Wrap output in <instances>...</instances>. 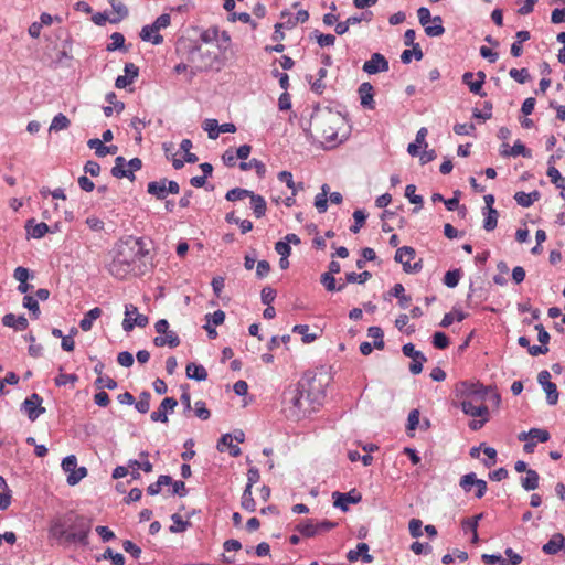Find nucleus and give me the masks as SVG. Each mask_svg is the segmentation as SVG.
<instances>
[{"label": "nucleus", "mask_w": 565, "mask_h": 565, "mask_svg": "<svg viewBox=\"0 0 565 565\" xmlns=\"http://www.w3.org/2000/svg\"><path fill=\"white\" fill-rule=\"evenodd\" d=\"M90 529V520L70 511L52 523L50 533L60 541L63 540L66 543H78L86 546L88 545Z\"/></svg>", "instance_id": "obj_1"}, {"label": "nucleus", "mask_w": 565, "mask_h": 565, "mask_svg": "<svg viewBox=\"0 0 565 565\" xmlns=\"http://www.w3.org/2000/svg\"><path fill=\"white\" fill-rule=\"evenodd\" d=\"M303 394H307V405L312 411L321 406L326 397L323 384L316 376H303L295 387L288 388L284 395L296 408H302L305 407Z\"/></svg>", "instance_id": "obj_2"}, {"label": "nucleus", "mask_w": 565, "mask_h": 565, "mask_svg": "<svg viewBox=\"0 0 565 565\" xmlns=\"http://www.w3.org/2000/svg\"><path fill=\"white\" fill-rule=\"evenodd\" d=\"M342 122L343 119L339 113L319 106L313 108L310 117V126H313L321 137L332 146L338 142V129Z\"/></svg>", "instance_id": "obj_3"}, {"label": "nucleus", "mask_w": 565, "mask_h": 565, "mask_svg": "<svg viewBox=\"0 0 565 565\" xmlns=\"http://www.w3.org/2000/svg\"><path fill=\"white\" fill-rule=\"evenodd\" d=\"M492 386H486L480 382L460 381L455 386V396L461 402L469 401L471 404L484 402Z\"/></svg>", "instance_id": "obj_4"}, {"label": "nucleus", "mask_w": 565, "mask_h": 565, "mask_svg": "<svg viewBox=\"0 0 565 565\" xmlns=\"http://www.w3.org/2000/svg\"><path fill=\"white\" fill-rule=\"evenodd\" d=\"M216 58V54L210 51L204 52L199 45L193 46L189 52V61L194 64L189 72V82L199 73L211 70Z\"/></svg>", "instance_id": "obj_5"}, {"label": "nucleus", "mask_w": 565, "mask_h": 565, "mask_svg": "<svg viewBox=\"0 0 565 565\" xmlns=\"http://www.w3.org/2000/svg\"><path fill=\"white\" fill-rule=\"evenodd\" d=\"M148 322V317L139 313L136 306L131 303L125 306V319L122 321V329L126 332L132 331L135 327L145 328Z\"/></svg>", "instance_id": "obj_6"}, {"label": "nucleus", "mask_w": 565, "mask_h": 565, "mask_svg": "<svg viewBox=\"0 0 565 565\" xmlns=\"http://www.w3.org/2000/svg\"><path fill=\"white\" fill-rule=\"evenodd\" d=\"M43 398L38 393H33L23 401L21 411L26 413L31 422H34L45 413V408L41 406Z\"/></svg>", "instance_id": "obj_7"}, {"label": "nucleus", "mask_w": 565, "mask_h": 565, "mask_svg": "<svg viewBox=\"0 0 565 565\" xmlns=\"http://www.w3.org/2000/svg\"><path fill=\"white\" fill-rule=\"evenodd\" d=\"M402 352L405 356L411 358L413 362L409 364V372L414 375L419 374L423 371V364L427 361V358L423 352L417 351L413 343H406L402 347Z\"/></svg>", "instance_id": "obj_8"}, {"label": "nucleus", "mask_w": 565, "mask_h": 565, "mask_svg": "<svg viewBox=\"0 0 565 565\" xmlns=\"http://www.w3.org/2000/svg\"><path fill=\"white\" fill-rule=\"evenodd\" d=\"M551 374L547 370H543L537 375V382L542 385L546 393V402L550 405H555L558 401V391L555 383L550 381Z\"/></svg>", "instance_id": "obj_9"}, {"label": "nucleus", "mask_w": 565, "mask_h": 565, "mask_svg": "<svg viewBox=\"0 0 565 565\" xmlns=\"http://www.w3.org/2000/svg\"><path fill=\"white\" fill-rule=\"evenodd\" d=\"M138 258L137 253L135 250V246L130 244V237L126 241L121 242L118 246L114 263L131 265Z\"/></svg>", "instance_id": "obj_10"}, {"label": "nucleus", "mask_w": 565, "mask_h": 565, "mask_svg": "<svg viewBox=\"0 0 565 565\" xmlns=\"http://www.w3.org/2000/svg\"><path fill=\"white\" fill-rule=\"evenodd\" d=\"M332 498L334 500L333 505L343 512L349 510L350 503L356 504L362 500V495L355 492V490L345 493L335 491L332 493Z\"/></svg>", "instance_id": "obj_11"}, {"label": "nucleus", "mask_w": 565, "mask_h": 565, "mask_svg": "<svg viewBox=\"0 0 565 565\" xmlns=\"http://www.w3.org/2000/svg\"><path fill=\"white\" fill-rule=\"evenodd\" d=\"M390 68L388 61L381 53H373L371 58L363 64V72L373 75L380 72H387Z\"/></svg>", "instance_id": "obj_12"}, {"label": "nucleus", "mask_w": 565, "mask_h": 565, "mask_svg": "<svg viewBox=\"0 0 565 565\" xmlns=\"http://www.w3.org/2000/svg\"><path fill=\"white\" fill-rule=\"evenodd\" d=\"M178 405L174 397H166L161 402L159 408L151 413L150 418L152 422L168 423V413L173 412Z\"/></svg>", "instance_id": "obj_13"}, {"label": "nucleus", "mask_w": 565, "mask_h": 565, "mask_svg": "<svg viewBox=\"0 0 565 565\" xmlns=\"http://www.w3.org/2000/svg\"><path fill=\"white\" fill-rule=\"evenodd\" d=\"M358 94L360 97V103L363 108L366 109H374L375 108V102H374V88L373 85L369 82L362 83L358 88Z\"/></svg>", "instance_id": "obj_14"}, {"label": "nucleus", "mask_w": 565, "mask_h": 565, "mask_svg": "<svg viewBox=\"0 0 565 565\" xmlns=\"http://www.w3.org/2000/svg\"><path fill=\"white\" fill-rule=\"evenodd\" d=\"M125 75H119L115 81L117 88H125L130 85L139 74V68L134 63H126Z\"/></svg>", "instance_id": "obj_15"}, {"label": "nucleus", "mask_w": 565, "mask_h": 565, "mask_svg": "<svg viewBox=\"0 0 565 565\" xmlns=\"http://www.w3.org/2000/svg\"><path fill=\"white\" fill-rule=\"evenodd\" d=\"M546 555H555L561 551L565 552V535L555 533L542 547Z\"/></svg>", "instance_id": "obj_16"}, {"label": "nucleus", "mask_w": 565, "mask_h": 565, "mask_svg": "<svg viewBox=\"0 0 565 565\" xmlns=\"http://www.w3.org/2000/svg\"><path fill=\"white\" fill-rule=\"evenodd\" d=\"M460 408L466 415L471 417L489 418V408L483 402L479 405L471 404L469 401L460 402Z\"/></svg>", "instance_id": "obj_17"}, {"label": "nucleus", "mask_w": 565, "mask_h": 565, "mask_svg": "<svg viewBox=\"0 0 565 565\" xmlns=\"http://www.w3.org/2000/svg\"><path fill=\"white\" fill-rule=\"evenodd\" d=\"M111 175L117 179L127 178L130 181L135 180L134 172L128 168L126 169V159L121 156L115 159V166L111 168Z\"/></svg>", "instance_id": "obj_18"}, {"label": "nucleus", "mask_w": 565, "mask_h": 565, "mask_svg": "<svg viewBox=\"0 0 565 565\" xmlns=\"http://www.w3.org/2000/svg\"><path fill=\"white\" fill-rule=\"evenodd\" d=\"M25 230H26L28 234L35 239H40L46 233H50V226L46 223H44V222L35 223L34 218L26 221Z\"/></svg>", "instance_id": "obj_19"}, {"label": "nucleus", "mask_w": 565, "mask_h": 565, "mask_svg": "<svg viewBox=\"0 0 565 565\" xmlns=\"http://www.w3.org/2000/svg\"><path fill=\"white\" fill-rule=\"evenodd\" d=\"M167 182L168 179L162 178L159 181H151L147 185L149 194L156 196L158 200H164L167 198Z\"/></svg>", "instance_id": "obj_20"}, {"label": "nucleus", "mask_w": 565, "mask_h": 565, "mask_svg": "<svg viewBox=\"0 0 565 565\" xmlns=\"http://www.w3.org/2000/svg\"><path fill=\"white\" fill-rule=\"evenodd\" d=\"M216 448L221 452H223L225 448H228L230 455L232 457H238L241 455V448L237 445L233 444V436L228 433L222 435Z\"/></svg>", "instance_id": "obj_21"}, {"label": "nucleus", "mask_w": 565, "mask_h": 565, "mask_svg": "<svg viewBox=\"0 0 565 565\" xmlns=\"http://www.w3.org/2000/svg\"><path fill=\"white\" fill-rule=\"evenodd\" d=\"M2 323L6 327L14 328L15 330L23 331L28 328L29 322L24 316L15 317L13 313H7L2 318Z\"/></svg>", "instance_id": "obj_22"}, {"label": "nucleus", "mask_w": 565, "mask_h": 565, "mask_svg": "<svg viewBox=\"0 0 565 565\" xmlns=\"http://www.w3.org/2000/svg\"><path fill=\"white\" fill-rule=\"evenodd\" d=\"M249 199H250V209L253 210L254 215L257 218L263 217L266 214V210H267V204H266L265 199L262 195L254 193L253 191H252Z\"/></svg>", "instance_id": "obj_23"}, {"label": "nucleus", "mask_w": 565, "mask_h": 565, "mask_svg": "<svg viewBox=\"0 0 565 565\" xmlns=\"http://www.w3.org/2000/svg\"><path fill=\"white\" fill-rule=\"evenodd\" d=\"M186 376L191 380L202 382L207 379V371L203 365L191 362L186 365Z\"/></svg>", "instance_id": "obj_24"}, {"label": "nucleus", "mask_w": 565, "mask_h": 565, "mask_svg": "<svg viewBox=\"0 0 565 565\" xmlns=\"http://www.w3.org/2000/svg\"><path fill=\"white\" fill-rule=\"evenodd\" d=\"M475 73L472 72H466L462 75V83L469 87V90L478 95L480 97L487 96V93L483 89H480V82L473 81Z\"/></svg>", "instance_id": "obj_25"}, {"label": "nucleus", "mask_w": 565, "mask_h": 565, "mask_svg": "<svg viewBox=\"0 0 565 565\" xmlns=\"http://www.w3.org/2000/svg\"><path fill=\"white\" fill-rule=\"evenodd\" d=\"M102 316V309L95 307L87 311L83 319L79 321V327L83 331H89L93 327V322Z\"/></svg>", "instance_id": "obj_26"}, {"label": "nucleus", "mask_w": 565, "mask_h": 565, "mask_svg": "<svg viewBox=\"0 0 565 565\" xmlns=\"http://www.w3.org/2000/svg\"><path fill=\"white\" fill-rule=\"evenodd\" d=\"M140 38L142 41L151 42L154 45H159L163 42V36L159 34V31L149 29V24L145 25L140 31Z\"/></svg>", "instance_id": "obj_27"}, {"label": "nucleus", "mask_w": 565, "mask_h": 565, "mask_svg": "<svg viewBox=\"0 0 565 565\" xmlns=\"http://www.w3.org/2000/svg\"><path fill=\"white\" fill-rule=\"evenodd\" d=\"M239 169L242 171H248L250 169H255L256 171V174L259 177V178H263L266 173V166L259 161L258 159H255L253 158L252 160H249L248 162L246 161H242L239 164H238Z\"/></svg>", "instance_id": "obj_28"}, {"label": "nucleus", "mask_w": 565, "mask_h": 565, "mask_svg": "<svg viewBox=\"0 0 565 565\" xmlns=\"http://www.w3.org/2000/svg\"><path fill=\"white\" fill-rule=\"evenodd\" d=\"M483 220V228L487 232H491L497 227L499 212L495 209L482 210Z\"/></svg>", "instance_id": "obj_29"}, {"label": "nucleus", "mask_w": 565, "mask_h": 565, "mask_svg": "<svg viewBox=\"0 0 565 565\" xmlns=\"http://www.w3.org/2000/svg\"><path fill=\"white\" fill-rule=\"evenodd\" d=\"M433 25L425 26V33L427 36L437 38L445 33V28L443 26V18L440 15L433 17Z\"/></svg>", "instance_id": "obj_30"}, {"label": "nucleus", "mask_w": 565, "mask_h": 565, "mask_svg": "<svg viewBox=\"0 0 565 565\" xmlns=\"http://www.w3.org/2000/svg\"><path fill=\"white\" fill-rule=\"evenodd\" d=\"M539 473L535 470L530 469L529 471H526V477L521 479V484L524 490L532 491L539 487Z\"/></svg>", "instance_id": "obj_31"}, {"label": "nucleus", "mask_w": 565, "mask_h": 565, "mask_svg": "<svg viewBox=\"0 0 565 565\" xmlns=\"http://www.w3.org/2000/svg\"><path fill=\"white\" fill-rule=\"evenodd\" d=\"M108 2L111 6L113 10L118 14L117 18L109 19L110 23H118L119 21L128 17L129 11L122 2L118 0H108Z\"/></svg>", "instance_id": "obj_32"}, {"label": "nucleus", "mask_w": 565, "mask_h": 565, "mask_svg": "<svg viewBox=\"0 0 565 565\" xmlns=\"http://www.w3.org/2000/svg\"><path fill=\"white\" fill-rule=\"evenodd\" d=\"M416 255V252L413 247L409 246H403L397 248L394 259L397 263H401L403 266L406 262H409L413 259Z\"/></svg>", "instance_id": "obj_33"}, {"label": "nucleus", "mask_w": 565, "mask_h": 565, "mask_svg": "<svg viewBox=\"0 0 565 565\" xmlns=\"http://www.w3.org/2000/svg\"><path fill=\"white\" fill-rule=\"evenodd\" d=\"M278 179L281 182H285L286 185L292 191V195H296L298 190H303V183H295L292 180V174L289 171H281L278 173Z\"/></svg>", "instance_id": "obj_34"}, {"label": "nucleus", "mask_w": 565, "mask_h": 565, "mask_svg": "<svg viewBox=\"0 0 565 565\" xmlns=\"http://www.w3.org/2000/svg\"><path fill=\"white\" fill-rule=\"evenodd\" d=\"M295 530L306 537H313L317 535L315 522L310 519L297 524Z\"/></svg>", "instance_id": "obj_35"}, {"label": "nucleus", "mask_w": 565, "mask_h": 565, "mask_svg": "<svg viewBox=\"0 0 565 565\" xmlns=\"http://www.w3.org/2000/svg\"><path fill=\"white\" fill-rule=\"evenodd\" d=\"M241 507L248 512L256 511V501L253 498L252 489H249V487H245L244 489L241 500Z\"/></svg>", "instance_id": "obj_36"}, {"label": "nucleus", "mask_w": 565, "mask_h": 565, "mask_svg": "<svg viewBox=\"0 0 565 565\" xmlns=\"http://www.w3.org/2000/svg\"><path fill=\"white\" fill-rule=\"evenodd\" d=\"M96 559L99 562L102 559H109L114 565H125V557L120 553H115L110 547H107L105 552L97 556Z\"/></svg>", "instance_id": "obj_37"}, {"label": "nucleus", "mask_w": 565, "mask_h": 565, "mask_svg": "<svg viewBox=\"0 0 565 565\" xmlns=\"http://www.w3.org/2000/svg\"><path fill=\"white\" fill-rule=\"evenodd\" d=\"M150 398H151V394L148 392V391H143L140 393L139 395V399L132 404L135 405V408L141 413V414H146L149 412V408H150Z\"/></svg>", "instance_id": "obj_38"}, {"label": "nucleus", "mask_w": 565, "mask_h": 565, "mask_svg": "<svg viewBox=\"0 0 565 565\" xmlns=\"http://www.w3.org/2000/svg\"><path fill=\"white\" fill-rule=\"evenodd\" d=\"M171 520L173 521V525L169 527V531L171 533H182L184 532L189 526H191V522L184 521L182 516L178 513H174L171 515Z\"/></svg>", "instance_id": "obj_39"}, {"label": "nucleus", "mask_w": 565, "mask_h": 565, "mask_svg": "<svg viewBox=\"0 0 565 565\" xmlns=\"http://www.w3.org/2000/svg\"><path fill=\"white\" fill-rule=\"evenodd\" d=\"M462 276V271L460 268H456V269H452V270H448L445 276H444V284L448 287V288H455L458 286L459 284V280Z\"/></svg>", "instance_id": "obj_40"}, {"label": "nucleus", "mask_w": 565, "mask_h": 565, "mask_svg": "<svg viewBox=\"0 0 565 565\" xmlns=\"http://www.w3.org/2000/svg\"><path fill=\"white\" fill-rule=\"evenodd\" d=\"M547 177L551 179V182L561 190H565V177H562L559 171L554 167L550 166L547 168Z\"/></svg>", "instance_id": "obj_41"}, {"label": "nucleus", "mask_w": 565, "mask_h": 565, "mask_svg": "<svg viewBox=\"0 0 565 565\" xmlns=\"http://www.w3.org/2000/svg\"><path fill=\"white\" fill-rule=\"evenodd\" d=\"M110 40H111V42L108 43L107 47H106V50L108 52H114V51H117V50L127 51L126 47H125V36L121 33L114 32L110 35Z\"/></svg>", "instance_id": "obj_42"}, {"label": "nucleus", "mask_w": 565, "mask_h": 565, "mask_svg": "<svg viewBox=\"0 0 565 565\" xmlns=\"http://www.w3.org/2000/svg\"><path fill=\"white\" fill-rule=\"evenodd\" d=\"M367 335L374 339V348L382 350L384 349V332L380 327L373 326L367 329Z\"/></svg>", "instance_id": "obj_43"}, {"label": "nucleus", "mask_w": 565, "mask_h": 565, "mask_svg": "<svg viewBox=\"0 0 565 565\" xmlns=\"http://www.w3.org/2000/svg\"><path fill=\"white\" fill-rule=\"evenodd\" d=\"M372 274L367 270H364L360 274L354 271L345 274L347 284H365L369 279H371Z\"/></svg>", "instance_id": "obj_44"}, {"label": "nucleus", "mask_w": 565, "mask_h": 565, "mask_svg": "<svg viewBox=\"0 0 565 565\" xmlns=\"http://www.w3.org/2000/svg\"><path fill=\"white\" fill-rule=\"evenodd\" d=\"M294 333H299L302 335V342L303 343H311L315 340L318 339V334L316 333H309V327L307 324H296L292 328Z\"/></svg>", "instance_id": "obj_45"}, {"label": "nucleus", "mask_w": 565, "mask_h": 565, "mask_svg": "<svg viewBox=\"0 0 565 565\" xmlns=\"http://www.w3.org/2000/svg\"><path fill=\"white\" fill-rule=\"evenodd\" d=\"M310 38H315L321 47L331 46L335 42V36L333 34H323L320 33L318 30H315L310 34Z\"/></svg>", "instance_id": "obj_46"}, {"label": "nucleus", "mask_w": 565, "mask_h": 565, "mask_svg": "<svg viewBox=\"0 0 565 565\" xmlns=\"http://www.w3.org/2000/svg\"><path fill=\"white\" fill-rule=\"evenodd\" d=\"M252 194L250 190L242 189V188H234L225 194V199L227 201L234 202L238 200H243L245 198H249Z\"/></svg>", "instance_id": "obj_47"}, {"label": "nucleus", "mask_w": 565, "mask_h": 565, "mask_svg": "<svg viewBox=\"0 0 565 565\" xmlns=\"http://www.w3.org/2000/svg\"><path fill=\"white\" fill-rule=\"evenodd\" d=\"M366 217L367 214L365 213L364 210H355L353 212L354 224L350 227V231L354 234L359 233L360 230L363 227Z\"/></svg>", "instance_id": "obj_48"}, {"label": "nucleus", "mask_w": 565, "mask_h": 565, "mask_svg": "<svg viewBox=\"0 0 565 565\" xmlns=\"http://www.w3.org/2000/svg\"><path fill=\"white\" fill-rule=\"evenodd\" d=\"M70 119L65 115L60 113L56 116H54L50 126V130L60 131L66 129L70 126Z\"/></svg>", "instance_id": "obj_49"}, {"label": "nucleus", "mask_w": 565, "mask_h": 565, "mask_svg": "<svg viewBox=\"0 0 565 565\" xmlns=\"http://www.w3.org/2000/svg\"><path fill=\"white\" fill-rule=\"evenodd\" d=\"M370 547L366 543H359L355 550H350L347 554L349 562H356L364 553L369 552Z\"/></svg>", "instance_id": "obj_50"}, {"label": "nucleus", "mask_w": 565, "mask_h": 565, "mask_svg": "<svg viewBox=\"0 0 565 565\" xmlns=\"http://www.w3.org/2000/svg\"><path fill=\"white\" fill-rule=\"evenodd\" d=\"M492 103L491 102H484L483 103V109L479 110L478 108H475L472 111V117L477 119L488 120L492 117Z\"/></svg>", "instance_id": "obj_51"}, {"label": "nucleus", "mask_w": 565, "mask_h": 565, "mask_svg": "<svg viewBox=\"0 0 565 565\" xmlns=\"http://www.w3.org/2000/svg\"><path fill=\"white\" fill-rule=\"evenodd\" d=\"M431 343L436 349L444 350V349L448 348L450 342H449V338L447 337V334L445 332L437 331L433 334Z\"/></svg>", "instance_id": "obj_52"}, {"label": "nucleus", "mask_w": 565, "mask_h": 565, "mask_svg": "<svg viewBox=\"0 0 565 565\" xmlns=\"http://www.w3.org/2000/svg\"><path fill=\"white\" fill-rule=\"evenodd\" d=\"M23 306L31 311V315L34 319H38L40 316V307L38 300L29 295H25L23 298Z\"/></svg>", "instance_id": "obj_53"}, {"label": "nucleus", "mask_w": 565, "mask_h": 565, "mask_svg": "<svg viewBox=\"0 0 565 565\" xmlns=\"http://www.w3.org/2000/svg\"><path fill=\"white\" fill-rule=\"evenodd\" d=\"M63 369L60 367V374L54 379L56 386H64L68 383L75 384L78 381V376L76 374H66L62 372Z\"/></svg>", "instance_id": "obj_54"}, {"label": "nucleus", "mask_w": 565, "mask_h": 565, "mask_svg": "<svg viewBox=\"0 0 565 565\" xmlns=\"http://www.w3.org/2000/svg\"><path fill=\"white\" fill-rule=\"evenodd\" d=\"M509 153H511L512 157L522 156L524 158H531L532 152L530 149H527L520 140H516L513 145V147L510 148Z\"/></svg>", "instance_id": "obj_55"}, {"label": "nucleus", "mask_w": 565, "mask_h": 565, "mask_svg": "<svg viewBox=\"0 0 565 565\" xmlns=\"http://www.w3.org/2000/svg\"><path fill=\"white\" fill-rule=\"evenodd\" d=\"M477 480V475L475 472H469L460 478L459 486L462 488L465 492H469L471 488L476 486Z\"/></svg>", "instance_id": "obj_56"}, {"label": "nucleus", "mask_w": 565, "mask_h": 565, "mask_svg": "<svg viewBox=\"0 0 565 565\" xmlns=\"http://www.w3.org/2000/svg\"><path fill=\"white\" fill-rule=\"evenodd\" d=\"M220 125L216 119H206L203 122V129L207 131L210 139H216L220 135Z\"/></svg>", "instance_id": "obj_57"}, {"label": "nucleus", "mask_w": 565, "mask_h": 565, "mask_svg": "<svg viewBox=\"0 0 565 565\" xmlns=\"http://www.w3.org/2000/svg\"><path fill=\"white\" fill-rule=\"evenodd\" d=\"M87 476V469L85 467H79V468H76L74 471H72L68 476H67V483L70 486H75L83 478H85Z\"/></svg>", "instance_id": "obj_58"}, {"label": "nucleus", "mask_w": 565, "mask_h": 565, "mask_svg": "<svg viewBox=\"0 0 565 565\" xmlns=\"http://www.w3.org/2000/svg\"><path fill=\"white\" fill-rule=\"evenodd\" d=\"M509 75L511 78H513L515 82L520 84H524L531 78L527 68H511Z\"/></svg>", "instance_id": "obj_59"}, {"label": "nucleus", "mask_w": 565, "mask_h": 565, "mask_svg": "<svg viewBox=\"0 0 565 565\" xmlns=\"http://www.w3.org/2000/svg\"><path fill=\"white\" fill-rule=\"evenodd\" d=\"M95 386L97 388H108V390H115L118 386L117 381L109 376H98L95 382Z\"/></svg>", "instance_id": "obj_60"}, {"label": "nucleus", "mask_w": 565, "mask_h": 565, "mask_svg": "<svg viewBox=\"0 0 565 565\" xmlns=\"http://www.w3.org/2000/svg\"><path fill=\"white\" fill-rule=\"evenodd\" d=\"M25 340L30 342L29 354L32 358H40L43 352V347L41 344H35V337L32 333L25 335Z\"/></svg>", "instance_id": "obj_61"}, {"label": "nucleus", "mask_w": 565, "mask_h": 565, "mask_svg": "<svg viewBox=\"0 0 565 565\" xmlns=\"http://www.w3.org/2000/svg\"><path fill=\"white\" fill-rule=\"evenodd\" d=\"M320 282L326 288L327 291H330V292L337 291V280L333 275L323 273L320 276Z\"/></svg>", "instance_id": "obj_62"}, {"label": "nucleus", "mask_w": 565, "mask_h": 565, "mask_svg": "<svg viewBox=\"0 0 565 565\" xmlns=\"http://www.w3.org/2000/svg\"><path fill=\"white\" fill-rule=\"evenodd\" d=\"M122 548L126 553L130 554L136 559H138L142 553L141 548L130 540L122 542Z\"/></svg>", "instance_id": "obj_63"}, {"label": "nucleus", "mask_w": 565, "mask_h": 565, "mask_svg": "<svg viewBox=\"0 0 565 565\" xmlns=\"http://www.w3.org/2000/svg\"><path fill=\"white\" fill-rule=\"evenodd\" d=\"M481 558L483 563L488 565H509V562L504 559L500 554H483Z\"/></svg>", "instance_id": "obj_64"}]
</instances>
